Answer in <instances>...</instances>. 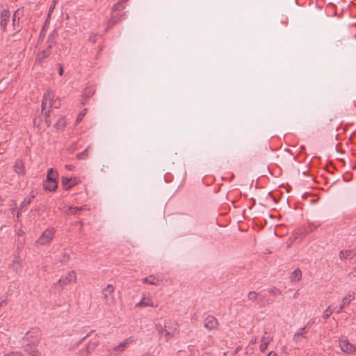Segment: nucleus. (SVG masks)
Returning <instances> with one entry per match:
<instances>
[{
	"label": "nucleus",
	"instance_id": "49530a36",
	"mask_svg": "<svg viewBox=\"0 0 356 356\" xmlns=\"http://www.w3.org/2000/svg\"><path fill=\"white\" fill-rule=\"evenodd\" d=\"M90 336V334H87L86 336L83 337L79 342H78V345L79 343H81L83 341H84L88 337Z\"/></svg>",
	"mask_w": 356,
	"mask_h": 356
},
{
	"label": "nucleus",
	"instance_id": "f257e3e1",
	"mask_svg": "<svg viewBox=\"0 0 356 356\" xmlns=\"http://www.w3.org/2000/svg\"><path fill=\"white\" fill-rule=\"evenodd\" d=\"M24 339L29 341L24 346V351L29 356H39L38 345L39 343L38 331L29 332L26 334Z\"/></svg>",
	"mask_w": 356,
	"mask_h": 356
},
{
	"label": "nucleus",
	"instance_id": "7c9ffc66",
	"mask_svg": "<svg viewBox=\"0 0 356 356\" xmlns=\"http://www.w3.org/2000/svg\"><path fill=\"white\" fill-rule=\"evenodd\" d=\"M334 312V308L329 306L323 312V318L327 320Z\"/></svg>",
	"mask_w": 356,
	"mask_h": 356
},
{
	"label": "nucleus",
	"instance_id": "72a5a7b5",
	"mask_svg": "<svg viewBox=\"0 0 356 356\" xmlns=\"http://www.w3.org/2000/svg\"><path fill=\"white\" fill-rule=\"evenodd\" d=\"M31 203V198H25L24 200L21 203L19 207V210H23V209Z\"/></svg>",
	"mask_w": 356,
	"mask_h": 356
},
{
	"label": "nucleus",
	"instance_id": "ddd939ff",
	"mask_svg": "<svg viewBox=\"0 0 356 356\" xmlns=\"http://www.w3.org/2000/svg\"><path fill=\"white\" fill-rule=\"evenodd\" d=\"M356 255V249L348 250H341L339 252V258L343 259H351Z\"/></svg>",
	"mask_w": 356,
	"mask_h": 356
},
{
	"label": "nucleus",
	"instance_id": "2f4dec72",
	"mask_svg": "<svg viewBox=\"0 0 356 356\" xmlns=\"http://www.w3.org/2000/svg\"><path fill=\"white\" fill-rule=\"evenodd\" d=\"M177 334H175V330H171L170 332L167 331V329H165V339L166 341H168L170 339L175 337Z\"/></svg>",
	"mask_w": 356,
	"mask_h": 356
},
{
	"label": "nucleus",
	"instance_id": "aec40b11",
	"mask_svg": "<svg viewBox=\"0 0 356 356\" xmlns=\"http://www.w3.org/2000/svg\"><path fill=\"white\" fill-rule=\"evenodd\" d=\"M165 329H167V331L170 332L171 330H175V334H177L178 333V324L175 322H165Z\"/></svg>",
	"mask_w": 356,
	"mask_h": 356
},
{
	"label": "nucleus",
	"instance_id": "9d476101",
	"mask_svg": "<svg viewBox=\"0 0 356 356\" xmlns=\"http://www.w3.org/2000/svg\"><path fill=\"white\" fill-rule=\"evenodd\" d=\"M143 283L154 285V286H159L163 282V278L160 276H155L154 275H150L148 277H144L142 280Z\"/></svg>",
	"mask_w": 356,
	"mask_h": 356
},
{
	"label": "nucleus",
	"instance_id": "a18cd8bd",
	"mask_svg": "<svg viewBox=\"0 0 356 356\" xmlns=\"http://www.w3.org/2000/svg\"><path fill=\"white\" fill-rule=\"evenodd\" d=\"M13 263V264H19V266H21V265H20V263H19V259H18L17 257H15V258H14Z\"/></svg>",
	"mask_w": 356,
	"mask_h": 356
},
{
	"label": "nucleus",
	"instance_id": "4d7b16f0",
	"mask_svg": "<svg viewBox=\"0 0 356 356\" xmlns=\"http://www.w3.org/2000/svg\"><path fill=\"white\" fill-rule=\"evenodd\" d=\"M66 167H67L68 169H70V170H71V169H72L70 166L66 165Z\"/></svg>",
	"mask_w": 356,
	"mask_h": 356
},
{
	"label": "nucleus",
	"instance_id": "f3484780",
	"mask_svg": "<svg viewBox=\"0 0 356 356\" xmlns=\"http://www.w3.org/2000/svg\"><path fill=\"white\" fill-rule=\"evenodd\" d=\"M20 16H21V12L18 9L14 13L13 16V30L15 31H18L19 26H17V25L19 24Z\"/></svg>",
	"mask_w": 356,
	"mask_h": 356
},
{
	"label": "nucleus",
	"instance_id": "412c9836",
	"mask_svg": "<svg viewBox=\"0 0 356 356\" xmlns=\"http://www.w3.org/2000/svg\"><path fill=\"white\" fill-rule=\"evenodd\" d=\"M302 277V272L299 268L295 269L290 277L291 282H298Z\"/></svg>",
	"mask_w": 356,
	"mask_h": 356
},
{
	"label": "nucleus",
	"instance_id": "423d86ee",
	"mask_svg": "<svg viewBox=\"0 0 356 356\" xmlns=\"http://www.w3.org/2000/svg\"><path fill=\"white\" fill-rule=\"evenodd\" d=\"M54 232L53 228L47 229L38 239L37 243L42 245L49 243L54 237Z\"/></svg>",
	"mask_w": 356,
	"mask_h": 356
},
{
	"label": "nucleus",
	"instance_id": "c85d7f7f",
	"mask_svg": "<svg viewBox=\"0 0 356 356\" xmlns=\"http://www.w3.org/2000/svg\"><path fill=\"white\" fill-rule=\"evenodd\" d=\"M257 301L260 307H265L272 303V301H269L268 300H265V297L263 295H261V297H258Z\"/></svg>",
	"mask_w": 356,
	"mask_h": 356
},
{
	"label": "nucleus",
	"instance_id": "a878e982",
	"mask_svg": "<svg viewBox=\"0 0 356 356\" xmlns=\"http://www.w3.org/2000/svg\"><path fill=\"white\" fill-rule=\"evenodd\" d=\"M83 209H86V206L85 207H70L68 208V211H66V213L68 214V213H72V214H74V215H76V214H79V213L83 210Z\"/></svg>",
	"mask_w": 356,
	"mask_h": 356
},
{
	"label": "nucleus",
	"instance_id": "7ed1b4c3",
	"mask_svg": "<svg viewBox=\"0 0 356 356\" xmlns=\"http://www.w3.org/2000/svg\"><path fill=\"white\" fill-rule=\"evenodd\" d=\"M54 95L51 91H47L44 93L42 102V111L44 113L46 118L49 117L50 108L52 106Z\"/></svg>",
	"mask_w": 356,
	"mask_h": 356
},
{
	"label": "nucleus",
	"instance_id": "4c0bfd02",
	"mask_svg": "<svg viewBox=\"0 0 356 356\" xmlns=\"http://www.w3.org/2000/svg\"><path fill=\"white\" fill-rule=\"evenodd\" d=\"M268 292L273 295L281 294L280 290L276 287H273L271 289H268Z\"/></svg>",
	"mask_w": 356,
	"mask_h": 356
},
{
	"label": "nucleus",
	"instance_id": "f704fd0d",
	"mask_svg": "<svg viewBox=\"0 0 356 356\" xmlns=\"http://www.w3.org/2000/svg\"><path fill=\"white\" fill-rule=\"evenodd\" d=\"M13 203H14V207L12 208V213L13 215H16L17 218H19L22 210L19 209L18 211H17L16 203L15 202H13Z\"/></svg>",
	"mask_w": 356,
	"mask_h": 356
},
{
	"label": "nucleus",
	"instance_id": "c9c22d12",
	"mask_svg": "<svg viewBox=\"0 0 356 356\" xmlns=\"http://www.w3.org/2000/svg\"><path fill=\"white\" fill-rule=\"evenodd\" d=\"M88 148H86L83 152L78 154L77 158L79 159H85L88 157Z\"/></svg>",
	"mask_w": 356,
	"mask_h": 356
},
{
	"label": "nucleus",
	"instance_id": "bb28decb",
	"mask_svg": "<svg viewBox=\"0 0 356 356\" xmlns=\"http://www.w3.org/2000/svg\"><path fill=\"white\" fill-rule=\"evenodd\" d=\"M302 339H307L306 335H303L302 333H300L299 332H296L293 334V341L296 344L300 343Z\"/></svg>",
	"mask_w": 356,
	"mask_h": 356
},
{
	"label": "nucleus",
	"instance_id": "79ce46f5",
	"mask_svg": "<svg viewBox=\"0 0 356 356\" xmlns=\"http://www.w3.org/2000/svg\"><path fill=\"white\" fill-rule=\"evenodd\" d=\"M58 74H59V75L61 76L63 74V66L61 65V64H58Z\"/></svg>",
	"mask_w": 356,
	"mask_h": 356
},
{
	"label": "nucleus",
	"instance_id": "dca6fc26",
	"mask_svg": "<svg viewBox=\"0 0 356 356\" xmlns=\"http://www.w3.org/2000/svg\"><path fill=\"white\" fill-rule=\"evenodd\" d=\"M51 48H49L47 46L45 49L42 50L40 53H39L37 56V60L38 63H42L45 58H48L50 55V49Z\"/></svg>",
	"mask_w": 356,
	"mask_h": 356
},
{
	"label": "nucleus",
	"instance_id": "6e6552de",
	"mask_svg": "<svg viewBox=\"0 0 356 356\" xmlns=\"http://www.w3.org/2000/svg\"><path fill=\"white\" fill-rule=\"evenodd\" d=\"M134 341H135L134 337H130L126 339L122 342H121L119 345L115 346L113 348V352L115 353V355H117L119 353H122V352H123L127 348V346L129 344L134 343Z\"/></svg>",
	"mask_w": 356,
	"mask_h": 356
},
{
	"label": "nucleus",
	"instance_id": "ea45409f",
	"mask_svg": "<svg viewBox=\"0 0 356 356\" xmlns=\"http://www.w3.org/2000/svg\"><path fill=\"white\" fill-rule=\"evenodd\" d=\"M309 331L308 326L305 325L304 327L300 328L298 332L302 333L303 335H305Z\"/></svg>",
	"mask_w": 356,
	"mask_h": 356
},
{
	"label": "nucleus",
	"instance_id": "2eb2a0df",
	"mask_svg": "<svg viewBox=\"0 0 356 356\" xmlns=\"http://www.w3.org/2000/svg\"><path fill=\"white\" fill-rule=\"evenodd\" d=\"M354 299V294H348V296H346V297H344L343 299H342V304L341 305H340V307H339V309L337 311V312L338 314L341 313L343 308L348 305L350 304V302H351L352 300Z\"/></svg>",
	"mask_w": 356,
	"mask_h": 356
},
{
	"label": "nucleus",
	"instance_id": "a211bd4d",
	"mask_svg": "<svg viewBox=\"0 0 356 356\" xmlns=\"http://www.w3.org/2000/svg\"><path fill=\"white\" fill-rule=\"evenodd\" d=\"M62 184L65 190H68L75 185V181L72 178L63 177Z\"/></svg>",
	"mask_w": 356,
	"mask_h": 356
},
{
	"label": "nucleus",
	"instance_id": "39448f33",
	"mask_svg": "<svg viewBox=\"0 0 356 356\" xmlns=\"http://www.w3.org/2000/svg\"><path fill=\"white\" fill-rule=\"evenodd\" d=\"M339 347L343 353L347 354H351L356 351V346L350 343L346 337L340 338Z\"/></svg>",
	"mask_w": 356,
	"mask_h": 356
},
{
	"label": "nucleus",
	"instance_id": "09e8293b",
	"mask_svg": "<svg viewBox=\"0 0 356 356\" xmlns=\"http://www.w3.org/2000/svg\"><path fill=\"white\" fill-rule=\"evenodd\" d=\"M68 259H69V256L64 255V256H63V260H62V261H67Z\"/></svg>",
	"mask_w": 356,
	"mask_h": 356
},
{
	"label": "nucleus",
	"instance_id": "5701e85b",
	"mask_svg": "<svg viewBox=\"0 0 356 356\" xmlns=\"http://www.w3.org/2000/svg\"><path fill=\"white\" fill-rule=\"evenodd\" d=\"M15 171L17 174H23L24 172V168L23 163L21 160H17L14 165Z\"/></svg>",
	"mask_w": 356,
	"mask_h": 356
},
{
	"label": "nucleus",
	"instance_id": "4be33fe9",
	"mask_svg": "<svg viewBox=\"0 0 356 356\" xmlns=\"http://www.w3.org/2000/svg\"><path fill=\"white\" fill-rule=\"evenodd\" d=\"M58 174L56 171H54L52 168H49L47 175L46 181H57Z\"/></svg>",
	"mask_w": 356,
	"mask_h": 356
},
{
	"label": "nucleus",
	"instance_id": "473e14b6",
	"mask_svg": "<svg viewBox=\"0 0 356 356\" xmlns=\"http://www.w3.org/2000/svg\"><path fill=\"white\" fill-rule=\"evenodd\" d=\"M47 46L49 47V48H51L52 46L54 45V44L55 43V35L54 33H51L49 37H48V40H47Z\"/></svg>",
	"mask_w": 356,
	"mask_h": 356
},
{
	"label": "nucleus",
	"instance_id": "603ef678",
	"mask_svg": "<svg viewBox=\"0 0 356 356\" xmlns=\"http://www.w3.org/2000/svg\"><path fill=\"white\" fill-rule=\"evenodd\" d=\"M51 13L48 12V15L47 17L46 22L50 19Z\"/></svg>",
	"mask_w": 356,
	"mask_h": 356
},
{
	"label": "nucleus",
	"instance_id": "6e6d98bb",
	"mask_svg": "<svg viewBox=\"0 0 356 356\" xmlns=\"http://www.w3.org/2000/svg\"><path fill=\"white\" fill-rule=\"evenodd\" d=\"M35 197V195H31L30 197H29L28 198H31V200Z\"/></svg>",
	"mask_w": 356,
	"mask_h": 356
},
{
	"label": "nucleus",
	"instance_id": "e433bc0d",
	"mask_svg": "<svg viewBox=\"0 0 356 356\" xmlns=\"http://www.w3.org/2000/svg\"><path fill=\"white\" fill-rule=\"evenodd\" d=\"M155 330L159 335H161L163 333H165V327L163 328L162 325L160 324L155 325Z\"/></svg>",
	"mask_w": 356,
	"mask_h": 356
},
{
	"label": "nucleus",
	"instance_id": "393cba45",
	"mask_svg": "<svg viewBox=\"0 0 356 356\" xmlns=\"http://www.w3.org/2000/svg\"><path fill=\"white\" fill-rule=\"evenodd\" d=\"M146 306L153 307L154 303H153L152 300L150 299H146L144 298L136 305V307H146Z\"/></svg>",
	"mask_w": 356,
	"mask_h": 356
},
{
	"label": "nucleus",
	"instance_id": "c756f323",
	"mask_svg": "<svg viewBox=\"0 0 356 356\" xmlns=\"http://www.w3.org/2000/svg\"><path fill=\"white\" fill-rule=\"evenodd\" d=\"M56 128L58 130H63L65 127V120L63 118H60L56 123Z\"/></svg>",
	"mask_w": 356,
	"mask_h": 356
},
{
	"label": "nucleus",
	"instance_id": "f03ea898",
	"mask_svg": "<svg viewBox=\"0 0 356 356\" xmlns=\"http://www.w3.org/2000/svg\"><path fill=\"white\" fill-rule=\"evenodd\" d=\"M114 291L115 289L112 284H107V286L103 289L102 294L106 305L109 307L115 305V299Z\"/></svg>",
	"mask_w": 356,
	"mask_h": 356
},
{
	"label": "nucleus",
	"instance_id": "a19ab883",
	"mask_svg": "<svg viewBox=\"0 0 356 356\" xmlns=\"http://www.w3.org/2000/svg\"><path fill=\"white\" fill-rule=\"evenodd\" d=\"M4 356H23L22 353H20V352H10L6 355H5Z\"/></svg>",
	"mask_w": 356,
	"mask_h": 356
},
{
	"label": "nucleus",
	"instance_id": "f8f14e48",
	"mask_svg": "<svg viewBox=\"0 0 356 356\" xmlns=\"http://www.w3.org/2000/svg\"><path fill=\"white\" fill-rule=\"evenodd\" d=\"M272 339L273 337H271L270 334L267 331H265L264 334L261 338V344L259 346L261 352L264 353L266 350L268 343L272 341Z\"/></svg>",
	"mask_w": 356,
	"mask_h": 356
},
{
	"label": "nucleus",
	"instance_id": "4468645a",
	"mask_svg": "<svg viewBox=\"0 0 356 356\" xmlns=\"http://www.w3.org/2000/svg\"><path fill=\"white\" fill-rule=\"evenodd\" d=\"M123 15H124V13L120 14V15L118 13H116L115 15H113L110 18V19L108 20V22L107 23L106 30V31L108 30L112 26H113L115 24H116L118 22H120L121 20V17H122Z\"/></svg>",
	"mask_w": 356,
	"mask_h": 356
},
{
	"label": "nucleus",
	"instance_id": "de8ad7c7",
	"mask_svg": "<svg viewBox=\"0 0 356 356\" xmlns=\"http://www.w3.org/2000/svg\"><path fill=\"white\" fill-rule=\"evenodd\" d=\"M299 296V292L298 291H297L293 296V298H298V297Z\"/></svg>",
	"mask_w": 356,
	"mask_h": 356
},
{
	"label": "nucleus",
	"instance_id": "58836bf2",
	"mask_svg": "<svg viewBox=\"0 0 356 356\" xmlns=\"http://www.w3.org/2000/svg\"><path fill=\"white\" fill-rule=\"evenodd\" d=\"M86 113V109H84L82 112H81L78 115V116L76 118V123L80 122L83 120V118L85 116Z\"/></svg>",
	"mask_w": 356,
	"mask_h": 356
},
{
	"label": "nucleus",
	"instance_id": "9b49d317",
	"mask_svg": "<svg viewBox=\"0 0 356 356\" xmlns=\"http://www.w3.org/2000/svg\"><path fill=\"white\" fill-rule=\"evenodd\" d=\"M10 17V13L8 10H3L1 11L0 26H1V29L3 31H5L6 30V26L8 24Z\"/></svg>",
	"mask_w": 356,
	"mask_h": 356
},
{
	"label": "nucleus",
	"instance_id": "cd10ccee",
	"mask_svg": "<svg viewBox=\"0 0 356 356\" xmlns=\"http://www.w3.org/2000/svg\"><path fill=\"white\" fill-rule=\"evenodd\" d=\"M258 297H261V294L255 291H250L248 294V298L250 300L255 302L257 300Z\"/></svg>",
	"mask_w": 356,
	"mask_h": 356
},
{
	"label": "nucleus",
	"instance_id": "8fccbe9b",
	"mask_svg": "<svg viewBox=\"0 0 356 356\" xmlns=\"http://www.w3.org/2000/svg\"><path fill=\"white\" fill-rule=\"evenodd\" d=\"M6 300H3L1 302H0V307H2L3 305H6Z\"/></svg>",
	"mask_w": 356,
	"mask_h": 356
},
{
	"label": "nucleus",
	"instance_id": "1a4fd4ad",
	"mask_svg": "<svg viewBox=\"0 0 356 356\" xmlns=\"http://www.w3.org/2000/svg\"><path fill=\"white\" fill-rule=\"evenodd\" d=\"M204 326L208 330H213L218 328V321L214 316L209 315L204 321Z\"/></svg>",
	"mask_w": 356,
	"mask_h": 356
},
{
	"label": "nucleus",
	"instance_id": "20e7f679",
	"mask_svg": "<svg viewBox=\"0 0 356 356\" xmlns=\"http://www.w3.org/2000/svg\"><path fill=\"white\" fill-rule=\"evenodd\" d=\"M76 275L74 270L70 271L66 275L62 276L59 280L55 284L56 286H60L63 289V286L70 282H76Z\"/></svg>",
	"mask_w": 356,
	"mask_h": 356
},
{
	"label": "nucleus",
	"instance_id": "b1692460",
	"mask_svg": "<svg viewBox=\"0 0 356 356\" xmlns=\"http://www.w3.org/2000/svg\"><path fill=\"white\" fill-rule=\"evenodd\" d=\"M127 1V0H121L118 1L113 6L112 11L115 13L122 10L125 8L124 3Z\"/></svg>",
	"mask_w": 356,
	"mask_h": 356
},
{
	"label": "nucleus",
	"instance_id": "5fc2aeb1",
	"mask_svg": "<svg viewBox=\"0 0 356 356\" xmlns=\"http://www.w3.org/2000/svg\"><path fill=\"white\" fill-rule=\"evenodd\" d=\"M90 40L92 42H95V37H92V38H90Z\"/></svg>",
	"mask_w": 356,
	"mask_h": 356
},
{
	"label": "nucleus",
	"instance_id": "37998d69",
	"mask_svg": "<svg viewBox=\"0 0 356 356\" xmlns=\"http://www.w3.org/2000/svg\"><path fill=\"white\" fill-rule=\"evenodd\" d=\"M314 323V320H309L307 323L306 324V326H308V328L309 329V327H311L312 325H313Z\"/></svg>",
	"mask_w": 356,
	"mask_h": 356
},
{
	"label": "nucleus",
	"instance_id": "864d4df0",
	"mask_svg": "<svg viewBox=\"0 0 356 356\" xmlns=\"http://www.w3.org/2000/svg\"><path fill=\"white\" fill-rule=\"evenodd\" d=\"M58 1V0H53L52 1V5H55L56 6V4L57 3Z\"/></svg>",
	"mask_w": 356,
	"mask_h": 356
},
{
	"label": "nucleus",
	"instance_id": "6ab92c4d",
	"mask_svg": "<svg viewBox=\"0 0 356 356\" xmlns=\"http://www.w3.org/2000/svg\"><path fill=\"white\" fill-rule=\"evenodd\" d=\"M43 187L47 191H54L58 187L57 181H46Z\"/></svg>",
	"mask_w": 356,
	"mask_h": 356
},
{
	"label": "nucleus",
	"instance_id": "3c124183",
	"mask_svg": "<svg viewBox=\"0 0 356 356\" xmlns=\"http://www.w3.org/2000/svg\"><path fill=\"white\" fill-rule=\"evenodd\" d=\"M268 356H277V354L273 352H270L268 355Z\"/></svg>",
	"mask_w": 356,
	"mask_h": 356
},
{
	"label": "nucleus",
	"instance_id": "c03bdc74",
	"mask_svg": "<svg viewBox=\"0 0 356 356\" xmlns=\"http://www.w3.org/2000/svg\"><path fill=\"white\" fill-rule=\"evenodd\" d=\"M55 8V5H51L49 9V13H52Z\"/></svg>",
	"mask_w": 356,
	"mask_h": 356
},
{
	"label": "nucleus",
	"instance_id": "0eeeda50",
	"mask_svg": "<svg viewBox=\"0 0 356 356\" xmlns=\"http://www.w3.org/2000/svg\"><path fill=\"white\" fill-rule=\"evenodd\" d=\"M99 339L95 337V339L90 341L85 348L80 350V356H87L92 353L99 345Z\"/></svg>",
	"mask_w": 356,
	"mask_h": 356
}]
</instances>
